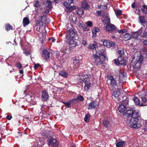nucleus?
Returning <instances> with one entry per match:
<instances>
[{
    "mask_svg": "<svg viewBox=\"0 0 147 147\" xmlns=\"http://www.w3.org/2000/svg\"><path fill=\"white\" fill-rule=\"evenodd\" d=\"M126 110L127 111L123 115L126 117H132V119L131 120L132 123L131 125V127L135 129L138 128V112L135 110L134 111L132 108H127Z\"/></svg>",
    "mask_w": 147,
    "mask_h": 147,
    "instance_id": "obj_1",
    "label": "nucleus"
},
{
    "mask_svg": "<svg viewBox=\"0 0 147 147\" xmlns=\"http://www.w3.org/2000/svg\"><path fill=\"white\" fill-rule=\"evenodd\" d=\"M138 54L136 52L134 55L132 60L131 65L132 67V71L137 78H138Z\"/></svg>",
    "mask_w": 147,
    "mask_h": 147,
    "instance_id": "obj_2",
    "label": "nucleus"
},
{
    "mask_svg": "<svg viewBox=\"0 0 147 147\" xmlns=\"http://www.w3.org/2000/svg\"><path fill=\"white\" fill-rule=\"evenodd\" d=\"M91 59L94 64L98 66L102 64L104 60L106 59L104 57H102L98 55L97 54H94L91 56Z\"/></svg>",
    "mask_w": 147,
    "mask_h": 147,
    "instance_id": "obj_3",
    "label": "nucleus"
},
{
    "mask_svg": "<svg viewBox=\"0 0 147 147\" xmlns=\"http://www.w3.org/2000/svg\"><path fill=\"white\" fill-rule=\"evenodd\" d=\"M107 82L111 89L113 90H115L116 88L117 83L113 77L111 76L108 79Z\"/></svg>",
    "mask_w": 147,
    "mask_h": 147,
    "instance_id": "obj_4",
    "label": "nucleus"
},
{
    "mask_svg": "<svg viewBox=\"0 0 147 147\" xmlns=\"http://www.w3.org/2000/svg\"><path fill=\"white\" fill-rule=\"evenodd\" d=\"M107 31L111 34L116 33V27L114 25L111 24H107L105 27Z\"/></svg>",
    "mask_w": 147,
    "mask_h": 147,
    "instance_id": "obj_5",
    "label": "nucleus"
},
{
    "mask_svg": "<svg viewBox=\"0 0 147 147\" xmlns=\"http://www.w3.org/2000/svg\"><path fill=\"white\" fill-rule=\"evenodd\" d=\"M128 104V99H126L125 100L123 101L122 103L118 107V111L120 113H123L127 109L126 106Z\"/></svg>",
    "mask_w": 147,
    "mask_h": 147,
    "instance_id": "obj_6",
    "label": "nucleus"
},
{
    "mask_svg": "<svg viewBox=\"0 0 147 147\" xmlns=\"http://www.w3.org/2000/svg\"><path fill=\"white\" fill-rule=\"evenodd\" d=\"M47 144L49 146L51 145L53 147H58V144L56 139L53 138V136H51L49 138Z\"/></svg>",
    "mask_w": 147,
    "mask_h": 147,
    "instance_id": "obj_7",
    "label": "nucleus"
},
{
    "mask_svg": "<svg viewBox=\"0 0 147 147\" xmlns=\"http://www.w3.org/2000/svg\"><path fill=\"white\" fill-rule=\"evenodd\" d=\"M114 63L117 65H126L127 61L126 59L123 58L121 57H118L117 59H115L114 60Z\"/></svg>",
    "mask_w": 147,
    "mask_h": 147,
    "instance_id": "obj_8",
    "label": "nucleus"
},
{
    "mask_svg": "<svg viewBox=\"0 0 147 147\" xmlns=\"http://www.w3.org/2000/svg\"><path fill=\"white\" fill-rule=\"evenodd\" d=\"M73 2V0H67L63 4L64 6L66 8L67 11H71L74 10L73 7L71 4Z\"/></svg>",
    "mask_w": 147,
    "mask_h": 147,
    "instance_id": "obj_9",
    "label": "nucleus"
},
{
    "mask_svg": "<svg viewBox=\"0 0 147 147\" xmlns=\"http://www.w3.org/2000/svg\"><path fill=\"white\" fill-rule=\"evenodd\" d=\"M42 58L45 60V62H48L50 60V53L47 50H42Z\"/></svg>",
    "mask_w": 147,
    "mask_h": 147,
    "instance_id": "obj_10",
    "label": "nucleus"
},
{
    "mask_svg": "<svg viewBox=\"0 0 147 147\" xmlns=\"http://www.w3.org/2000/svg\"><path fill=\"white\" fill-rule=\"evenodd\" d=\"M126 73L124 71H120L119 74V81L121 83H123L125 81V78L126 76Z\"/></svg>",
    "mask_w": 147,
    "mask_h": 147,
    "instance_id": "obj_11",
    "label": "nucleus"
},
{
    "mask_svg": "<svg viewBox=\"0 0 147 147\" xmlns=\"http://www.w3.org/2000/svg\"><path fill=\"white\" fill-rule=\"evenodd\" d=\"M135 2L131 5V7L132 8L133 12L135 15L138 14L137 9H138V4L136 2V0H134Z\"/></svg>",
    "mask_w": 147,
    "mask_h": 147,
    "instance_id": "obj_12",
    "label": "nucleus"
},
{
    "mask_svg": "<svg viewBox=\"0 0 147 147\" xmlns=\"http://www.w3.org/2000/svg\"><path fill=\"white\" fill-rule=\"evenodd\" d=\"M102 42L104 46L109 48L115 45V43L112 41H109V40H105L102 41Z\"/></svg>",
    "mask_w": 147,
    "mask_h": 147,
    "instance_id": "obj_13",
    "label": "nucleus"
},
{
    "mask_svg": "<svg viewBox=\"0 0 147 147\" xmlns=\"http://www.w3.org/2000/svg\"><path fill=\"white\" fill-rule=\"evenodd\" d=\"M106 51L105 48H100L97 51H96L95 54H97L98 55L101 56L102 57H105L106 59L107 57L106 56Z\"/></svg>",
    "mask_w": 147,
    "mask_h": 147,
    "instance_id": "obj_14",
    "label": "nucleus"
},
{
    "mask_svg": "<svg viewBox=\"0 0 147 147\" xmlns=\"http://www.w3.org/2000/svg\"><path fill=\"white\" fill-rule=\"evenodd\" d=\"M49 95L47 92L46 90L42 91L41 98L43 102L47 101L49 99Z\"/></svg>",
    "mask_w": 147,
    "mask_h": 147,
    "instance_id": "obj_15",
    "label": "nucleus"
},
{
    "mask_svg": "<svg viewBox=\"0 0 147 147\" xmlns=\"http://www.w3.org/2000/svg\"><path fill=\"white\" fill-rule=\"evenodd\" d=\"M76 33L73 30H69L66 33V37L67 38H73L75 36Z\"/></svg>",
    "mask_w": 147,
    "mask_h": 147,
    "instance_id": "obj_16",
    "label": "nucleus"
},
{
    "mask_svg": "<svg viewBox=\"0 0 147 147\" xmlns=\"http://www.w3.org/2000/svg\"><path fill=\"white\" fill-rule=\"evenodd\" d=\"M97 106V101L93 100L89 103L88 109L89 110L94 109Z\"/></svg>",
    "mask_w": 147,
    "mask_h": 147,
    "instance_id": "obj_17",
    "label": "nucleus"
},
{
    "mask_svg": "<svg viewBox=\"0 0 147 147\" xmlns=\"http://www.w3.org/2000/svg\"><path fill=\"white\" fill-rule=\"evenodd\" d=\"M81 82H84L85 84V87H86L88 89L90 86V84L89 83V78H86V77L81 79Z\"/></svg>",
    "mask_w": 147,
    "mask_h": 147,
    "instance_id": "obj_18",
    "label": "nucleus"
},
{
    "mask_svg": "<svg viewBox=\"0 0 147 147\" xmlns=\"http://www.w3.org/2000/svg\"><path fill=\"white\" fill-rule=\"evenodd\" d=\"M140 35L142 37H146L147 36V32L144 30V28L141 27L138 30V36Z\"/></svg>",
    "mask_w": 147,
    "mask_h": 147,
    "instance_id": "obj_19",
    "label": "nucleus"
},
{
    "mask_svg": "<svg viewBox=\"0 0 147 147\" xmlns=\"http://www.w3.org/2000/svg\"><path fill=\"white\" fill-rule=\"evenodd\" d=\"M138 128L142 127V130H144L143 127H145V125H144V120L142 119L140 116L139 115H138Z\"/></svg>",
    "mask_w": 147,
    "mask_h": 147,
    "instance_id": "obj_20",
    "label": "nucleus"
},
{
    "mask_svg": "<svg viewBox=\"0 0 147 147\" xmlns=\"http://www.w3.org/2000/svg\"><path fill=\"white\" fill-rule=\"evenodd\" d=\"M67 41L70 47L71 48L75 47L76 45H77V43L72 38H69L68 39Z\"/></svg>",
    "mask_w": 147,
    "mask_h": 147,
    "instance_id": "obj_21",
    "label": "nucleus"
},
{
    "mask_svg": "<svg viewBox=\"0 0 147 147\" xmlns=\"http://www.w3.org/2000/svg\"><path fill=\"white\" fill-rule=\"evenodd\" d=\"M140 99H138V106H140L146 105L144 104L146 102L147 100L146 98L140 97Z\"/></svg>",
    "mask_w": 147,
    "mask_h": 147,
    "instance_id": "obj_22",
    "label": "nucleus"
},
{
    "mask_svg": "<svg viewBox=\"0 0 147 147\" xmlns=\"http://www.w3.org/2000/svg\"><path fill=\"white\" fill-rule=\"evenodd\" d=\"M131 38H134V39H136V40H134V41L133 42V43H131V45H135V42H136L137 41V39L138 38V32L136 31V32H132L131 34Z\"/></svg>",
    "mask_w": 147,
    "mask_h": 147,
    "instance_id": "obj_23",
    "label": "nucleus"
},
{
    "mask_svg": "<svg viewBox=\"0 0 147 147\" xmlns=\"http://www.w3.org/2000/svg\"><path fill=\"white\" fill-rule=\"evenodd\" d=\"M102 125L106 128H108L110 125V122L107 118H105L102 121Z\"/></svg>",
    "mask_w": 147,
    "mask_h": 147,
    "instance_id": "obj_24",
    "label": "nucleus"
},
{
    "mask_svg": "<svg viewBox=\"0 0 147 147\" xmlns=\"http://www.w3.org/2000/svg\"><path fill=\"white\" fill-rule=\"evenodd\" d=\"M140 23L141 25L145 26V25H146L147 21H146L144 16H139Z\"/></svg>",
    "mask_w": 147,
    "mask_h": 147,
    "instance_id": "obj_25",
    "label": "nucleus"
},
{
    "mask_svg": "<svg viewBox=\"0 0 147 147\" xmlns=\"http://www.w3.org/2000/svg\"><path fill=\"white\" fill-rule=\"evenodd\" d=\"M30 23V21L29 18L27 17H24L23 19V26L25 27Z\"/></svg>",
    "mask_w": 147,
    "mask_h": 147,
    "instance_id": "obj_26",
    "label": "nucleus"
},
{
    "mask_svg": "<svg viewBox=\"0 0 147 147\" xmlns=\"http://www.w3.org/2000/svg\"><path fill=\"white\" fill-rule=\"evenodd\" d=\"M92 38H94L96 36L97 33L100 32L99 30L97 27H95L92 30Z\"/></svg>",
    "mask_w": 147,
    "mask_h": 147,
    "instance_id": "obj_27",
    "label": "nucleus"
},
{
    "mask_svg": "<svg viewBox=\"0 0 147 147\" xmlns=\"http://www.w3.org/2000/svg\"><path fill=\"white\" fill-rule=\"evenodd\" d=\"M120 92L119 91H114L112 94V98L113 100H115L116 98L120 96Z\"/></svg>",
    "mask_w": 147,
    "mask_h": 147,
    "instance_id": "obj_28",
    "label": "nucleus"
},
{
    "mask_svg": "<svg viewBox=\"0 0 147 147\" xmlns=\"http://www.w3.org/2000/svg\"><path fill=\"white\" fill-rule=\"evenodd\" d=\"M59 75L64 78H66L68 75V73L64 71H61L59 72Z\"/></svg>",
    "mask_w": 147,
    "mask_h": 147,
    "instance_id": "obj_29",
    "label": "nucleus"
},
{
    "mask_svg": "<svg viewBox=\"0 0 147 147\" xmlns=\"http://www.w3.org/2000/svg\"><path fill=\"white\" fill-rule=\"evenodd\" d=\"M131 35L128 33L125 34L123 36V39L125 41H127L131 38Z\"/></svg>",
    "mask_w": 147,
    "mask_h": 147,
    "instance_id": "obj_30",
    "label": "nucleus"
},
{
    "mask_svg": "<svg viewBox=\"0 0 147 147\" xmlns=\"http://www.w3.org/2000/svg\"><path fill=\"white\" fill-rule=\"evenodd\" d=\"M102 21L104 24H110V19L108 17H106L105 19L102 20Z\"/></svg>",
    "mask_w": 147,
    "mask_h": 147,
    "instance_id": "obj_31",
    "label": "nucleus"
},
{
    "mask_svg": "<svg viewBox=\"0 0 147 147\" xmlns=\"http://www.w3.org/2000/svg\"><path fill=\"white\" fill-rule=\"evenodd\" d=\"M88 6V4L86 1H84L82 3L81 7L84 9H87Z\"/></svg>",
    "mask_w": 147,
    "mask_h": 147,
    "instance_id": "obj_32",
    "label": "nucleus"
},
{
    "mask_svg": "<svg viewBox=\"0 0 147 147\" xmlns=\"http://www.w3.org/2000/svg\"><path fill=\"white\" fill-rule=\"evenodd\" d=\"M47 7L48 8V9H49L50 10L52 7V2L50 0H47Z\"/></svg>",
    "mask_w": 147,
    "mask_h": 147,
    "instance_id": "obj_33",
    "label": "nucleus"
},
{
    "mask_svg": "<svg viewBox=\"0 0 147 147\" xmlns=\"http://www.w3.org/2000/svg\"><path fill=\"white\" fill-rule=\"evenodd\" d=\"M143 57H144L142 55H140L139 56V58L138 59V63H139L140 64L139 65V66H138V69L140 67L143 61Z\"/></svg>",
    "mask_w": 147,
    "mask_h": 147,
    "instance_id": "obj_34",
    "label": "nucleus"
},
{
    "mask_svg": "<svg viewBox=\"0 0 147 147\" xmlns=\"http://www.w3.org/2000/svg\"><path fill=\"white\" fill-rule=\"evenodd\" d=\"M98 47L97 45L96 44H90L88 48L89 49H95Z\"/></svg>",
    "mask_w": 147,
    "mask_h": 147,
    "instance_id": "obj_35",
    "label": "nucleus"
},
{
    "mask_svg": "<svg viewBox=\"0 0 147 147\" xmlns=\"http://www.w3.org/2000/svg\"><path fill=\"white\" fill-rule=\"evenodd\" d=\"M90 117V115L88 113L86 114L84 118V121L86 123L88 122L89 121Z\"/></svg>",
    "mask_w": 147,
    "mask_h": 147,
    "instance_id": "obj_36",
    "label": "nucleus"
},
{
    "mask_svg": "<svg viewBox=\"0 0 147 147\" xmlns=\"http://www.w3.org/2000/svg\"><path fill=\"white\" fill-rule=\"evenodd\" d=\"M77 13L79 16H81L83 14L84 11L83 9L80 8L77 9Z\"/></svg>",
    "mask_w": 147,
    "mask_h": 147,
    "instance_id": "obj_37",
    "label": "nucleus"
},
{
    "mask_svg": "<svg viewBox=\"0 0 147 147\" xmlns=\"http://www.w3.org/2000/svg\"><path fill=\"white\" fill-rule=\"evenodd\" d=\"M5 28L6 31H8L10 30H12L13 28L9 24H7L5 26Z\"/></svg>",
    "mask_w": 147,
    "mask_h": 147,
    "instance_id": "obj_38",
    "label": "nucleus"
},
{
    "mask_svg": "<svg viewBox=\"0 0 147 147\" xmlns=\"http://www.w3.org/2000/svg\"><path fill=\"white\" fill-rule=\"evenodd\" d=\"M76 98L78 102H79L80 101H82L84 99L83 96L80 94H78L77 95V97Z\"/></svg>",
    "mask_w": 147,
    "mask_h": 147,
    "instance_id": "obj_39",
    "label": "nucleus"
},
{
    "mask_svg": "<svg viewBox=\"0 0 147 147\" xmlns=\"http://www.w3.org/2000/svg\"><path fill=\"white\" fill-rule=\"evenodd\" d=\"M143 8L141 9L142 12L145 14H147V6L146 5H144L142 6Z\"/></svg>",
    "mask_w": 147,
    "mask_h": 147,
    "instance_id": "obj_40",
    "label": "nucleus"
},
{
    "mask_svg": "<svg viewBox=\"0 0 147 147\" xmlns=\"http://www.w3.org/2000/svg\"><path fill=\"white\" fill-rule=\"evenodd\" d=\"M125 143V141L119 142L117 143L116 144V147H122Z\"/></svg>",
    "mask_w": 147,
    "mask_h": 147,
    "instance_id": "obj_41",
    "label": "nucleus"
},
{
    "mask_svg": "<svg viewBox=\"0 0 147 147\" xmlns=\"http://www.w3.org/2000/svg\"><path fill=\"white\" fill-rule=\"evenodd\" d=\"M124 53V52L123 50H119L117 52V55L118 57H122Z\"/></svg>",
    "mask_w": 147,
    "mask_h": 147,
    "instance_id": "obj_42",
    "label": "nucleus"
},
{
    "mask_svg": "<svg viewBox=\"0 0 147 147\" xmlns=\"http://www.w3.org/2000/svg\"><path fill=\"white\" fill-rule=\"evenodd\" d=\"M69 100L71 104L73 105L77 103L78 102L76 98H73L72 100Z\"/></svg>",
    "mask_w": 147,
    "mask_h": 147,
    "instance_id": "obj_43",
    "label": "nucleus"
},
{
    "mask_svg": "<svg viewBox=\"0 0 147 147\" xmlns=\"http://www.w3.org/2000/svg\"><path fill=\"white\" fill-rule=\"evenodd\" d=\"M115 14L117 16H120L122 14V12L121 10L117 9L115 10Z\"/></svg>",
    "mask_w": 147,
    "mask_h": 147,
    "instance_id": "obj_44",
    "label": "nucleus"
},
{
    "mask_svg": "<svg viewBox=\"0 0 147 147\" xmlns=\"http://www.w3.org/2000/svg\"><path fill=\"white\" fill-rule=\"evenodd\" d=\"M63 103L64 104L67 108H69L71 107L70 105L71 104L70 100L67 101V102H63Z\"/></svg>",
    "mask_w": 147,
    "mask_h": 147,
    "instance_id": "obj_45",
    "label": "nucleus"
},
{
    "mask_svg": "<svg viewBox=\"0 0 147 147\" xmlns=\"http://www.w3.org/2000/svg\"><path fill=\"white\" fill-rule=\"evenodd\" d=\"M78 25L81 29H82V28L85 26V25L83 24V22L82 21H80L78 22Z\"/></svg>",
    "mask_w": 147,
    "mask_h": 147,
    "instance_id": "obj_46",
    "label": "nucleus"
},
{
    "mask_svg": "<svg viewBox=\"0 0 147 147\" xmlns=\"http://www.w3.org/2000/svg\"><path fill=\"white\" fill-rule=\"evenodd\" d=\"M123 97L120 96H119L116 98V99L115 100H114L116 102H121L123 100Z\"/></svg>",
    "mask_w": 147,
    "mask_h": 147,
    "instance_id": "obj_47",
    "label": "nucleus"
},
{
    "mask_svg": "<svg viewBox=\"0 0 147 147\" xmlns=\"http://www.w3.org/2000/svg\"><path fill=\"white\" fill-rule=\"evenodd\" d=\"M47 18L46 17L43 16L41 17V21L42 23L45 24L47 21Z\"/></svg>",
    "mask_w": 147,
    "mask_h": 147,
    "instance_id": "obj_48",
    "label": "nucleus"
},
{
    "mask_svg": "<svg viewBox=\"0 0 147 147\" xmlns=\"http://www.w3.org/2000/svg\"><path fill=\"white\" fill-rule=\"evenodd\" d=\"M16 67L19 69H21L22 68V64L20 62H18L16 64Z\"/></svg>",
    "mask_w": 147,
    "mask_h": 147,
    "instance_id": "obj_49",
    "label": "nucleus"
},
{
    "mask_svg": "<svg viewBox=\"0 0 147 147\" xmlns=\"http://www.w3.org/2000/svg\"><path fill=\"white\" fill-rule=\"evenodd\" d=\"M116 90L117 89L119 91L121 89H122L123 87L122 86V84L121 85H119V86H118L117 85V86L116 87Z\"/></svg>",
    "mask_w": 147,
    "mask_h": 147,
    "instance_id": "obj_50",
    "label": "nucleus"
},
{
    "mask_svg": "<svg viewBox=\"0 0 147 147\" xmlns=\"http://www.w3.org/2000/svg\"><path fill=\"white\" fill-rule=\"evenodd\" d=\"M38 145L39 146L38 147H41L42 146L44 145V143L43 141H41L38 142Z\"/></svg>",
    "mask_w": 147,
    "mask_h": 147,
    "instance_id": "obj_51",
    "label": "nucleus"
},
{
    "mask_svg": "<svg viewBox=\"0 0 147 147\" xmlns=\"http://www.w3.org/2000/svg\"><path fill=\"white\" fill-rule=\"evenodd\" d=\"M134 101L136 105H138V98L137 97H134Z\"/></svg>",
    "mask_w": 147,
    "mask_h": 147,
    "instance_id": "obj_52",
    "label": "nucleus"
},
{
    "mask_svg": "<svg viewBox=\"0 0 147 147\" xmlns=\"http://www.w3.org/2000/svg\"><path fill=\"white\" fill-rule=\"evenodd\" d=\"M34 6L35 7H38L39 6V2L38 1H35L33 4Z\"/></svg>",
    "mask_w": 147,
    "mask_h": 147,
    "instance_id": "obj_53",
    "label": "nucleus"
},
{
    "mask_svg": "<svg viewBox=\"0 0 147 147\" xmlns=\"http://www.w3.org/2000/svg\"><path fill=\"white\" fill-rule=\"evenodd\" d=\"M87 26L91 27L92 26V22L88 21L87 22Z\"/></svg>",
    "mask_w": 147,
    "mask_h": 147,
    "instance_id": "obj_54",
    "label": "nucleus"
},
{
    "mask_svg": "<svg viewBox=\"0 0 147 147\" xmlns=\"http://www.w3.org/2000/svg\"><path fill=\"white\" fill-rule=\"evenodd\" d=\"M74 60V63L75 64H76L79 63V60L77 59L76 57H75L74 59H73Z\"/></svg>",
    "mask_w": 147,
    "mask_h": 147,
    "instance_id": "obj_55",
    "label": "nucleus"
},
{
    "mask_svg": "<svg viewBox=\"0 0 147 147\" xmlns=\"http://www.w3.org/2000/svg\"><path fill=\"white\" fill-rule=\"evenodd\" d=\"M123 30H125V29L123 30H117V29H116V32H117V33H118L120 34L122 33L123 34V33L125 32H123Z\"/></svg>",
    "mask_w": 147,
    "mask_h": 147,
    "instance_id": "obj_56",
    "label": "nucleus"
},
{
    "mask_svg": "<svg viewBox=\"0 0 147 147\" xmlns=\"http://www.w3.org/2000/svg\"><path fill=\"white\" fill-rule=\"evenodd\" d=\"M40 66V65L38 64L37 63L34 64V67L35 69L38 68Z\"/></svg>",
    "mask_w": 147,
    "mask_h": 147,
    "instance_id": "obj_57",
    "label": "nucleus"
},
{
    "mask_svg": "<svg viewBox=\"0 0 147 147\" xmlns=\"http://www.w3.org/2000/svg\"><path fill=\"white\" fill-rule=\"evenodd\" d=\"M72 20L73 22L75 23V24H77L76 22H77V21L76 20V17H73L72 18Z\"/></svg>",
    "mask_w": 147,
    "mask_h": 147,
    "instance_id": "obj_58",
    "label": "nucleus"
},
{
    "mask_svg": "<svg viewBox=\"0 0 147 147\" xmlns=\"http://www.w3.org/2000/svg\"><path fill=\"white\" fill-rule=\"evenodd\" d=\"M12 118L11 115H7L6 116V118L8 120H10Z\"/></svg>",
    "mask_w": 147,
    "mask_h": 147,
    "instance_id": "obj_59",
    "label": "nucleus"
},
{
    "mask_svg": "<svg viewBox=\"0 0 147 147\" xmlns=\"http://www.w3.org/2000/svg\"><path fill=\"white\" fill-rule=\"evenodd\" d=\"M23 53L26 56H28L29 55H30V53L28 51H25Z\"/></svg>",
    "mask_w": 147,
    "mask_h": 147,
    "instance_id": "obj_60",
    "label": "nucleus"
},
{
    "mask_svg": "<svg viewBox=\"0 0 147 147\" xmlns=\"http://www.w3.org/2000/svg\"><path fill=\"white\" fill-rule=\"evenodd\" d=\"M42 134L43 136L46 137L47 136V132L45 131L42 132Z\"/></svg>",
    "mask_w": 147,
    "mask_h": 147,
    "instance_id": "obj_61",
    "label": "nucleus"
},
{
    "mask_svg": "<svg viewBox=\"0 0 147 147\" xmlns=\"http://www.w3.org/2000/svg\"><path fill=\"white\" fill-rule=\"evenodd\" d=\"M86 42L85 40H83L82 41V44L84 46H85L86 45Z\"/></svg>",
    "mask_w": 147,
    "mask_h": 147,
    "instance_id": "obj_62",
    "label": "nucleus"
},
{
    "mask_svg": "<svg viewBox=\"0 0 147 147\" xmlns=\"http://www.w3.org/2000/svg\"><path fill=\"white\" fill-rule=\"evenodd\" d=\"M49 41L51 40L52 42H54L55 41V39L53 38H49Z\"/></svg>",
    "mask_w": 147,
    "mask_h": 147,
    "instance_id": "obj_63",
    "label": "nucleus"
},
{
    "mask_svg": "<svg viewBox=\"0 0 147 147\" xmlns=\"http://www.w3.org/2000/svg\"><path fill=\"white\" fill-rule=\"evenodd\" d=\"M143 43L144 45L147 47V40H144L143 42Z\"/></svg>",
    "mask_w": 147,
    "mask_h": 147,
    "instance_id": "obj_64",
    "label": "nucleus"
}]
</instances>
